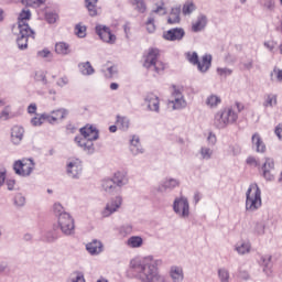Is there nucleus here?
<instances>
[{
	"instance_id": "f257e3e1",
	"label": "nucleus",
	"mask_w": 282,
	"mask_h": 282,
	"mask_svg": "<svg viewBox=\"0 0 282 282\" xmlns=\"http://www.w3.org/2000/svg\"><path fill=\"white\" fill-rule=\"evenodd\" d=\"M162 265V260H155L153 257H145L139 263L132 264L139 279L142 282H164V276L158 272V267Z\"/></svg>"
},
{
	"instance_id": "f03ea898",
	"label": "nucleus",
	"mask_w": 282,
	"mask_h": 282,
	"mask_svg": "<svg viewBox=\"0 0 282 282\" xmlns=\"http://www.w3.org/2000/svg\"><path fill=\"white\" fill-rule=\"evenodd\" d=\"M162 53L160 48L150 47L148 48L142 56V65L145 69H152L160 74L166 69V63L162 61Z\"/></svg>"
},
{
	"instance_id": "7ed1b4c3",
	"label": "nucleus",
	"mask_w": 282,
	"mask_h": 282,
	"mask_svg": "<svg viewBox=\"0 0 282 282\" xmlns=\"http://www.w3.org/2000/svg\"><path fill=\"white\" fill-rule=\"evenodd\" d=\"M185 58L191 65L196 66L200 74H206L213 67V55L210 54L203 55L200 62L197 52H187L185 53Z\"/></svg>"
},
{
	"instance_id": "20e7f679",
	"label": "nucleus",
	"mask_w": 282,
	"mask_h": 282,
	"mask_svg": "<svg viewBox=\"0 0 282 282\" xmlns=\"http://www.w3.org/2000/svg\"><path fill=\"white\" fill-rule=\"evenodd\" d=\"M239 116L232 111V108H224L219 110L214 117V127L216 129H226L228 124L237 122Z\"/></svg>"
},
{
	"instance_id": "39448f33",
	"label": "nucleus",
	"mask_w": 282,
	"mask_h": 282,
	"mask_svg": "<svg viewBox=\"0 0 282 282\" xmlns=\"http://www.w3.org/2000/svg\"><path fill=\"white\" fill-rule=\"evenodd\" d=\"M261 206V188L259 185H250L246 193V210L254 213Z\"/></svg>"
},
{
	"instance_id": "423d86ee",
	"label": "nucleus",
	"mask_w": 282,
	"mask_h": 282,
	"mask_svg": "<svg viewBox=\"0 0 282 282\" xmlns=\"http://www.w3.org/2000/svg\"><path fill=\"white\" fill-rule=\"evenodd\" d=\"M34 169L35 163L32 159L18 160L13 164V170L15 171L17 175H21V177H29V175H32Z\"/></svg>"
},
{
	"instance_id": "0eeeda50",
	"label": "nucleus",
	"mask_w": 282,
	"mask_h": 282,
	"mask_svg": "<svg viewBox=\"0 0 282 282\" xmlns=\"http://www.w3.org/2000/svg\"><path fill=\"white\" fill-rule=\"evenodd\" d=\"M58 227L61 228L64 235H74V218H72V216L67 213L59 214Z\"/></svg>"
},
{
	"instance_id": "6e6552de",
	"label": "nucleus",
	"mask_w": 282,
	"mask_h": 282,
	"mask_svg": "<svg viewBox=\"0 0 282 282\" xmlns=\"http://www.w3.org/2000/svg\"><path fill=\"white\" fill-rule=\"evenodd\" d=\"M274 159L265 158L264 163L260 166V173L267 182H274Z\"/></svg>"
},
{
	"instance_id": "1a4fd4ad",
	"label": "nucleus",
	"mask_w": 282,
	"mask_h": 282,
	"mask_svg": "<svg viewBox=\"0 0 282 282\" xmlns=\"http://www.w3.org/2000/svg\"><path fill=\"white\" fill-rule=\"evenodd\" d=\"M96 34H98L104 43H109L110 45H113V43H116V34L111 33V29L106 25H97Z\"/></svg>"
},
{
	"instance_id": "9d476101",
	"label": "nucleus",
	"mask_w": 282,
	"mask_h": 282,
	"mask_svg": "<svg viewBox=\"0 0 282 282\" xmlns=\"http://www.w3.org/2000/svg\"><path fill=\"white\" fill-rule=\"evenodd\" d=\"M34 37V31L32 29H19V36L17 40L19 50H28V39Z\"/></svg>"
},
{
	"instance_id": "9b49d317",
	"label": "nucleus",
	"mask_w": 282,
	"mask_h": 282,
	"mask_svg": "<svg viewBox=\"0 0 282 282\" xmlns=\"http://www.w3.org/2000/svg\"><path fill=\"white\" fill-rule=\"evenodd\" d=\"M180 212L182 219H188V217H191V205L188 204V198L184 196L177 199V213Z\"/></svg>"
},
{
	"instance_id": "f8f14e48",
	"label": "nucleus",
	"mask_w": 282,
	"mask_h": 282,
	"mask_svg": "<svg viewBox=\"0 0 282 282\" xmlns=\"http://www.w3.org/2000/svg\"><path fill=\"white\" fill-rule=\"evenodd\" d=\"M83 171V163L78 159H73L67 165V173L70 177H78Z\"/></svg>"
},
{
	"instance_id": "ddd939ff",
	"label": "nucleus",
	"mask_w": 282,
	"mask_h": 282,
	"mask_svg": "<svg viewBox=\"0 0 282 282\" xmlns=\"http://www.w3.org/2000/svg\"><path fill=\"white\" fill-rule=\"evenodd\" d=\"M30 19H32V12H30V10H22L18 18L19 30H31L30 24H28V21H30Z\"/></svg>"
},
{
	"instance_id": "4468645a",
	"label": "nucleus",
	"mask_w": 282,
	"mask_h": 282,
	"mask_svg": "<svg viewBox=\"0 0 282 282\" xmlns=\"http://www.w3.org/2000/svg\"><path fill=\"white\" fill-rule=\"evenodd\" d=\"M122 206V198L117 197L115 200H111L106 205V208L102 212L104 217H109L110 215H113L118 208Z\"/></svg>"
},
{
	"instance_id": "2eb2a0df",
	"label": "nucleus",
	"mask_w": 282,
	"mask_h": 282,
	"mask_svg": "<svg viewBox=\"0 0 282 282\" xmlns=\"http://www.w3.org/2000/svg\"><path fill=\"white\" fill-rule=\"evenodd\" d=\"M80 133L84 138H87L88 140L93 141L98 140V129L94 126L87 124L86 127L80 129Z\"/></svg>"
},
{
	"instance_id": "dca6fc26",
	"label": "nucleus",
	"mask_w": 282,
	"mask_h": 282,
	"mask_svg": "<svg viewBox=\"0 0 282 282\" xmlns=\"http://www.w3.org/2000/svg\"><path fill=\"white\" fill-rule=\"evenodd\" d=\"M260 265L263 268V272L267 276H272V256H262L260 258Z\"/></svg>"
},
{
	"instance_id": "f3484780",
	"label": "nucleus",
	"mask_w": 282,
	"mask_h": 282,
	"mask_svg": "<svg viewBox=\"0 0 282 282\" xmlns=\"http://www.w3.org/2000/svg\"><path fill=\"white\" fill-rule=\"evenodd\" d=\"M208 25V17L206 14H199L196 22L192 25V32H202L206 30Z\"/></svg>"
},
{
	"instance_id": "a211bd4d",
	"label": "nucleus",
	"mask_w": 282,
	"mask_h": 282,
	"mask_svg": "<svg viewBox=\"0 0 282 282\" xmlns=\"http://www.w3.org/2000/svg\"><path fill=\"white\" fill-rule=\"evenodd\" d=\"M65 116H67V110L58 109L53 111L51 115H46L45 119H46V122H50V124H54L58 122V120H63Z\"/></svg>"
},
{
	"instance_id": "6ab92c4d",
	"label": "nucleus",
	"mask_w": 282,
	"mask_h": 282,
	"mask_svg": "<svg viewBox=\"0 0 282 282\" xmlns=\"http://www.w3.org/2000/svg\"><path fill=\"white\" fill-rule=\"evenodd\" d=\"M145 102L151 111H160V98L155 94H148Z\"/></svg>"
},
{
	"instance_id": "aec40b11",
	"label": "nucleus",
	"mask_w": 282,
	"mask_h": 282,
	"mask_svg": "<svg viewBox=\"0 0 282 282\" xmlns=\"http://www.w3.org/2000/svg\"><path fill=\"white\" fill-rule=\"evenodd\" d=\"M252 148L256 149L257 153H265V143L263 142V139H261V135L259 132H256L252 138Z\"/></svg>"
},
{
	"instance_id": "412c9836",
	"label": "nucleus",
	"mask_w": 282,
	"mask_h": 282,
	"mask_svg": "<svg viewBox=\"0 0 282 282\" xmlns=\"http://www.w3.org/2000/svg\"><path fill=\"white\" fill-rule=\"evenodd\" d=\"M23 133H25V130L21 126H14L11 129V141L13 144H20L21 140H23Z\"/></svg>"
},
{
	"instance_id": "4be33fe9",
	"label": "nucleus",
	"mask_w": 282,
	"mask_h": 282,
	"mask_svg": "<svg viewBox=\"0 0 282 282\" xmlns=\"http://www.w3.org/2000/svg\"><path fill=\"white\" fill-rule=\"evenodd\" d=\"M55 52L61 56H67V54H72V46L67 42H57Z\"/></svg>"
},
{
	"instance_id": "5701e85b",
	"label": "nucleus",
	"mask_w": 282,
	"mask_h": 282,
	"mask_svg": "<svg viewBox=\"0 0 282 282\" xmlns=\"http://www.w3.org/2000/svg\"><path fill=\"white\" fill-rule=\"evenodd\" d=\"M86 250L89 252V254H100V252H102V242L93 240L86 245Z\"/></svg>"
},
{
	"instance_id": "b1692460",
	"label": "nucleus",
	"mask_w": 282,
	"mask_h": 282,
	"mask_svg": "<svg viewBox=\"0 0 282 282\" xmlns=\"http://www.w3.org/2000/svg\"><path fill=\"white\" fill-rule=\"evenodd\" d=\"M75 141L84 151H90L91 147H94V142L87 137H76Z\"/></svg>"
},
{
	"instance_id": "393cba45",
	"label": "nucleus",
	"mask_w": 282,
	"mask_h": 282,
	"mask_svg": "<svg viewBox=\"0 0 282 282\" xmlns=\"http://www.w3.org/2000/svg\"><path fill=\"white\" fill-rule=\"evenodd\" d=\"M89 17H98V0H85Z\"/></svg>"
},
{
	"instance_id": "a878e982",
	"label": "nucleus",
	"mask_w": 282,
	"mask_h": 282,
	"mask_svg": "<svg viewBox=\"0 0 282 282\" xmlns=\"http://www.w3.org/2000/svg\"><path fill=\"white\" fill-rule=\"evenodd\" d=\"M101 188L106 192V193H113V191H116V188H118V185H116V182L111 178H106L101 182Z\"/></svg>"
},
{
	"instance_id": "bb28decb",
	"label": "nucleus",
	"mask_w": 282,
	"mask_h": 282,
	"mask_svg": "<svg viewBox=\"0 0 282 282\" xmlns=\"http://www.w3.org/2000/svg\"><path fill=\"white\" fill-rule=\"evenodd\" d=\"M144 240L140 236H132L127 240V246L129 248H142Z\"/></svg>"
},
{
	"instance_id": "cd10ccee",
	"label": "nucleus",
	"mask_w": 282,
	"mask_h": 282,
	"mask_svg": "<svg viewBox=\"0 0 282 282\" xmlns=\"http://www.w3.org/2000/svg\"><path fill=\"white\" fill-rule=\"evenodd\" d=\"M112 182H115L116 186H124L128 182L127 174L124 172L115 173Z\"/></svg>"
},
{
	"instance_id": "c85d7f7f",
	"label": "nucleus",
	"mask_w": 282,
	"mask_h": 282,
	"mask_svg": "<svg viewBox=\"0 0 282 282\" xmlns=\"http://www.w3.org/2000/svg\"><path fill=\"white\" fill-rule=\"evenodd\" d=\"M195 10H197V7L195 6V3L193 1H186L183 6L182 12L184 17H188L193 14Z\"/></svg>"
},
{
	"instance_id": "c756f323",
	"label": "nucleus",
	"mask_w": 282,
	"mask_h": 282,
	"mask_svg": "<svg viewBox=\"0 0 282 282\" xmlns=\"http://www.w3.org/2000/svg\"><path fill=\"white\" fill-rule=\"evenodd\" d=\"M220 104H221V98L217 95H210L206 99V105L207 107H210V109L217 107V105H220Z\"/></svg>"
},
{
	"instance_id": "7c9ffc66",
	"label": "nucleus",
	"mask_w": 282,
	"mask_h": 282,
	"mask_svg": "<svg viewBox=\"0 0 282 282\" xmlns=\"http://www.w3.org/2000/svg\"><path fill=\"white\" fill-rule=\"evenodd\" d=\"M79 69L84 76H91L94 74V66L89 62L79 64Z\"/></svg>"
},
{
	"instance_id": "2f4dec72",
	"label": "nucleus",
	"mask_w": 282,
	"mask_h": 282,
	"mask_svg": "<svg viewBox=\"0 0 282 282\" xmlns=\"http://www.w3.org/2000/svg\"><path fill=\"white\" fill-rule=\"evenodd\" d=\"M131 4L134 6L135 11L144 14L147 12V2L144 0H132Z\"/></svg>"
},
{
	"instance_id": "473e14b6",
	"label": "nucleus",
	"mask_w": 282,
	"mask_h": 282,
	"mask_svg": "<svg viewBox=\"0 0 282 282\" xmlns=\"http://www.w3.org/2000/svg\"><path fill=\"white\" fill-rule=\"evenodd\" d=\"M75 34L79 39H85V36H87V26H85L83 23L76 24Z\"/></svg>"
},
{
	"instance_id": "72a5a7b5",
	"label": "nucleus",
	"mask_w": 282,
	"mask_h": 282,
	"mask_svg": "<svg viewBox=\"0 0 282 282\" xmlns=\"http://www.w3.org/2000/svg\"><path fill=\"white\" fill-rule=\"evenodd\" d=\"M175 186H177V181L175 180H169L165 181L160 187L159 191L161 193H164V191H169V188H175Z\"/></svg>"
},
{
	"instance_id": "f704fd0d",
	"label": "nucleus",
	"mask_w": 282,
	"mask_h": 282,
	"mask_svg": "<svg viewBox=\"0 0 282 282\" xmlns=\"http://www.w3.org/2000/svg\"><path fill=\"white\" fill-rule=\"evenodd\" d=\"M46 0H21L23 6H28L29 8H41Z\"/></svg>"
},
{
	"instance_id": "c9c22d12",
	"label": "nucleus",
	"mask_w": 282,
	"mask_h": 282,
	"mask_svg": "<svg viewBox=\"0 0 282 282\" xmlns=\"http://www.w3.org/2000/svg\"><path fill=\"white\" fill-rule=\"evenodd\" d=\"M165 41H177V29H171L163 33Z\"/></svg>"
},
{
	"instance_id": "e433bc0d",
	"label": "nucleus",
	"mask_w": 282,
	"mask_h": 282,
	"mask_svg": "<svg viewBox=\"0 0 282 282\" xmlns=\"http://www.w3.org/2000/svg\"><path fill=\"white\" fill-rule=\"evenodd\" d=\"M116 124L119 129H129V119H127V117L117 116Z\"/></svg>"
},
{
	"instance_id": "4c0bfd02",
	"label": "nucleus",
	"mask_w": 282,
	"mask_h": 282,
	"mask_svg": "<svg viewBox=\"0 0 282 282\" xmlns=\"http://www.w3.org/2000/svg\"><path fill=\"white\" fill-rule=\"evenodd\" d=\"M131 151L132 153H140V138L134 135L132 137L131 141Z\"/></svg>"
},
{
	"instance_id": "58836bf2",
	"label": "nucleus",
	"mask_w": 282,
	"mask_h": 282,
	"mask_svg": "<svg viewBox=\"0 0 282 282\" xmlns=\"http://www.w3.org/2000/svg\"><path fill=\"white\" fill-rule=\"evenodd\" d=\"M186 107H188V102L184 98V95L177 90V109H186Z\"/></svg>"
},
{
	"instance_id": "ea45409f",
	"label": "nucleus",
	"mask_w": 282,
	"mask_h": 282,
	"mask_svg": "<svg viewBox=\"0 0 282 282\" xmlns=\"http://www.w3.org/2000/svg\"><path fill=\"white\" fill-rule=\"evenodd\" d=\"M276 105V95H267V98L263 102V107H275Z\"/></svg>"
},
{
	"instance_id": "a19ab883",
	"label": "nucleus",
	"mask_w": 282,
	"mask_h": 282,
	"mask_svg": "<svg viewBox=\"0 0 282 282\" xmlns=\"http://www.w3.org/2000/svg\"><path fill=\"white\" fill-rule=\"evenodd\" d=\"M218 278L220 279V282H230V272H228L227 269H219Z\"/></svg>"
},
{
	"instance_id": "79ce46f5",
	"label": "nucleus",
	"mask_w": 282,
	"mask_h": 282,
	"mask_svg": "<svg viewBox=\"0 0 282 282\" xmlns=\"http://www.w3.org/2000/svg\"><path fill=\"white\" fill-rule=\"evenodd\" d=\"M177 23V9H172L167 15V25H175Z\"/></svg>"
},
{
	"instance_id": "37998d69",
	"label": "nucleus",
	"mask_w": 282,
	"mask_h": 282,
	"mask_svg": "<svg viewBox=\"0 0 282 282\" xmlns=\"http://www.w3.org/2000/svg\"><path fill=\"white\" fill-rule=\"evenodd\" d=\"M199 153L203 160H210V158H213V151L210 148L202 147Z\"/></svg>"
},
{
	"instance_id": "c03bdc74",
	"label": "nucleus",
	"mask_w": 282,
	"mask_h": 282,
	"mask_svg": "<svg viewBox=\"0 0 282 282\" xmlns=\"http://www.w3.org/2000/svg\"><path fill=\"white\" fill-rule=\"evenodd\" d=\"M45 20L47 23H56V21H58V13L48 11L45 14Z\"/></svg>"
},
{
	"instance_id": "a18cd8bd",
	"label": "nucleus",
	"mask_w": 282,
	"mask_h": 282,
	"mask_svg": "<svg viewBox=\"0 0 282 282\" xmlns=\"http://www.w3.org/2000/svg\"><path fill=\"white\" fill-rule=\"evenodd\" d=\"M249 166H254V169L261 170V163L254 156H248L246 160Z\"/></svg>"
},
{
	"instance_id": "49530a36",
	"label": "nucleus",
	"mask_w": 282,
	"mask_h": 282,
	"mask_svg": "<svg viewBox=\"0 0 282 282\" xmlns=\"http://www.w3.org/2000/svg\"><path fill=\"white\" fill-rule=\"evenodd\" d=\"M236 250H237L238 254H246V253L250 252V245L242 242L240 246L236 247Z\"/></svg>"
},
{
	"instance_id": "de8ad7c7",
	"label": "nucleus",
	"mask_w": 282,
	"mask_h": 282,
	"mask_svg": "<svg viewBox=\"0 0 282 282\" xmlns=\"http://www.w3.org/2000/svg\"><path fill=\"white\" fill-rule=\"evenodd\" d=\"M153 12L154 14H166V7L164 6V1H159Z\"/></svg>"
},
{
	"instance_id": "09e8293b",
	"label": "nucleus",
	"mask_w": 282,
	"mask_h": 282,
	"mask_svg": "<svg viewBox=\"0 0 282 282\" xmlns=\"http://www.w3.org/2000/svg\"><path fill=\"white\" fill-rule=\"evenodd\" d=\"M148 32L153 33L155 32V19L149 18L147 23H145Z\"/></svg>"
},
{
	"instance_id": "8fccbe9b",
	"label": "nucleus",
	"mask_w": 282,
	"mask_h": 282,
	"mask_svg": "<svg viewBox=\"0 0 282 282\" xmlns=\"http://www.w3.org/2000/svg\"><path fill=\"white\" fill-rule=\"evenodd\" d=\"M47 115H42L41 117H35L31 120L33 127H41V124H43V120H47L46 119Z\"/></svg>"
},
{
	"instance_id": "3c124183",
	"label": "nucleus",
	"mask_w": 282,
	"mask_h": 282,
	"mask_svg": "<svg viewBox=\"0 0 282 282\" xmlns=\"http://www.w3.org/2000/svg\"><path fill=\"white\" fill-rule=\"evenodd\" d=\"M254 232L257 235H264L265 232V225L263 223H257L254 227Z\"/></svg>"
},
{
	"instance_id": "603ef678",
	"label": "nucleus",
	"mask_w": 282,
	"mask_h": 282,
	"mask_svg": "<svg viewBox=\"0 0 282 282\" xmlns=\"http://www.w3.org/2000/svg\"><path fill=\"white\" fill-rule=\"evenodd\" d=\"M176 102H177V95L174 93V99H172V100H170V101L167 102V109H169L170 111H175V109H176Z\"/></svg>"
},
{
	"instance_id": "864d4df0",
	"label": "nucleus",
	"mask_w": 282,
	"mask_h": 282,
	"mask_svg": "<svg viewBox=\"0 0 282 282\" xmlns=\"http://www.w3.org/2000/svg\"><path fill=\"white\" fill-rule=\"evenodd\" d=\"M56 83L58 87H65V85H69V78L66 75H64L59 77Z\"/></svg>"
},
{
	"instance_id": "5fc2aeb1",
	"label": "nucleus",
	"mask_w": 282,
	"mask_h": 282,
	"mask_svg": "<svg viewBox=\"0 0 282 282\" xmlns=\"http://www.w3.org/2000/svg\"><path fill=\"white\" fill-rule=\"evenodd\" d=\"M35 80H37V83H47V77H45V73L37 72L35 73Z\"/></svg>"
},
{
	"instance_id": "6e6d98bb",
	"label": "nucleus",
	"mask_w": 282,
	"mask_h": 282,
	"mask_svg": "<svg viewBox=\"0 0 282 282\" xmlns=\"http://www.w3.org/2000/svg\"><path fill=\"white\" fill-rule=\"evenodd\" d=\"M217 74L219 76H230L232 74V69H230V68H217Z\"/></svg>"
},
{
	"instance_id": "4d7b16f0",
	"label": "nucleus",
	"mask_w": 282,
	"mask_h": 282,
	"mask_svg": "<svg viewBox=\"0 0 282 282\" xmlns=\"http://www.w3.org/2000/svg\"><path fill=\"white\" fill-rule=\"evenodd\" d=\"M37 56L40 58H48V56H52V52L47 48H44V50L37 52Z\"/></svg>"
},
{
	"instance_id": "13d9d810",
	"label": "nucleus",
	"mask_w": 282,
	"mask_h": 282,
	"mask_svg": "<svg viewBox=\"0 0 282 282\" xmlns=\"http://www.w3.org/2000/svg\"><path fill=\"white\" fill-rule=\"evenodd\" d=\"M263 6L267 10H274V0H263Z\"/></svg>"
},
{
	"instance_id": "bf43d9fd",
	"label": "nucleus",
	"mask_w": 282,
	"mask_h": 282,
	"mask_svg": "<svg viewBox=\"0 0 282 282\" xmlns=\"http://www.w3.org/2000/svg\"><path fill=\"white\" fill-rule=\"evenodd\" d=\"M0 118H2V120H9V118H10V107L4 108V110L0 115Z\"/></svg>"
},
{
	"instance_id": "052dcab7",
	"label": "nucleus",
	"mask_w": 282,
	"mask_h": 282,
	"mask_svg": "<svg viewBox=\"0 0 282 282\" xmlns=\"http://www.w3.org/2000/svg\"><path fill=\"white\" fill-rule=\"evenodd\" d=\"M14 202H15L17 206H23V204H25V197L18 195V196H15Z\"/></svg>"
},
{
	"instance_id": "680f3d73",
	"label": "nucleus",
	"mask_w": 282,
	"mask_h": 282,
	"mask_svg": "<svg viewBox=\"0 0 282 282\" xmlns=\"http://www.w3.org/2000/svg\"><path fill=\"white\" fill-rule=\"evenodd\" d=\"M273 73L276 74L278 83H282V69L274 67Z\"/></svg>"
},
{
	"instance_id": "e2e57ef3",
	"label": "nucleus",
	"mask_w": 282,
	"mask_h": 282,
	"mask_svg": "<svg viewBox=\"0 0 282 282\" xmlns=\"http://www.w3.org/2000/svg\"><path fill=\"white\" fill-rule=\"evenodd\" d=\"M170 275L173 279V281H177V267H172Z\"/></svg>"
},
{
	"instance_id": "0e129e2a",
	"label": "nucleus",
	"mask_w": 282,
	"mask_h": 282,
	"mask_svg": "<svg viewBox=\"0 0 282 282\" xmlns=\"http://www.w3.org/2000/svg\"><path fill=\"white\" fill-rule=\"evenodd\" d=\"M242 65H243L245 69H247L248 72H250V69H252V67H254V61L249 59L248 63H243Z\"/></svg>"
},
{
	"instance_id": "69168bd1",
	"label": "nucleus",
	"mask_w": 282,
	"mask_h": 282,
	"mask_svg": "<svg viewBox=\"0 0 282 282\" xmlns=\"http://www.w3.org/2000/svg\"><path fill=\"white\" fill-rule=\"evenodd\" d=\"M186 33L184 32V29H182V28H178L177 29V41H182L183 39H184V35H185Z\"/></svg>"
},
{
	"instance_id": "338daca9",
	"label": "nucleus",
	"mask_w": 282,
	"mask_h": 282,
	"mask_svg": "<svg viewBox=\"0 0 282 282\" xmlns=\"http://www.w3.org/2000/svg\"><path fill=\"white\" fill-rule=\"evenodd\" d=\"M275 135L279 138V140H282V126H278L275 128Z\"/></svg>"
},
{
	"instance_id": "774afa93",
	"label": "nucleus",
	"mask_w": 282,
	"mask_h": 282,
	"mask_svg": "<svg viewBox=\"0 0 282 282\" xmlns=\"http://www.w3.org/2000/svg\"><path fill=\"white\" fill-rule=\"evenodd\" d=\"M28 113H36V104H31L28 107Z\"/></svg>"
}]
</instances>
